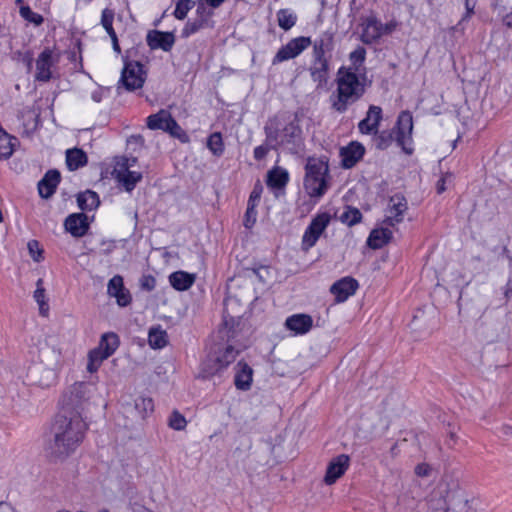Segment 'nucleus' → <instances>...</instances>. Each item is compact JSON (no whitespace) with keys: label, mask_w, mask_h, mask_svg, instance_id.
Here are the masks:
<instances>
[{"label":"nucleus","mask_w":512,"mask_h":512,"mask_svg":"<svg viewBox=\"0 0 512 512\" xmlns=\"http://www.w3.org/2000/svg\"><path fill=\"white\" fill-rule=\"evenodd\" d=\"M86 430L87 424L83 417L56 415L51 427L52 438L46 446V455L50 461H64L72 455L83 442Z\"/></svg>","instance_id":"nucleus-1"},{"label":"nucleus","mask_w":512,"mask_h":512,"mask_svg":"<svg viewBox=\"0 0 512 512\" xmlns=\"http://www.w3.org/2000/svg\"><path fill=\"white\" fill-rule=\"evenodd\" d=\"M266 141L272 149L280 148L290 154H298L304 147L302 129L296 119L286 120L279 116L269 118L264 126Z\"/></svg>","instance_id":"nucleus-2"},{"label":"nucleus","mask_w":512,"mask_h":512,"mask_svg":"<svg viewBox=\"0 0 512 512\" xmlns=\"http://www.w3.org/2000/svg\"><path fill=\"white\" fill-rule=\"evenodd\" d=\"M335 82L336 92L331 96V107L338 113H345L365 94L366 76L339 68Z\"/></svg>","instance_id":"nucleus-3"},{"label":"nucleus","mask_w":512,"mask_h":512,"mask_svg":"<svg viewBox=\"0 0 512 512\" xmlns=\"http://www.w3.org/2000/svg\"><path fill=\"white\" fill-rule=\"evenodd\" d=\"M413 117L409 111H402L395 127L392 130L377 131L374 135L375 147L379 150H386L395 140L403 152L410 155L413 153L412 144Z\"/></svg>","instance_id":"nucleus-4"},{"label":"nucleus","mask_w":512,"mask_h":512,"mask_svg":"<svg viewBox=\"0 0 512 512\" xmlns=\"http://www.w3.org/2000/svg\"><path fill=\"white\" fill-rule=\"evenodd\" d=\"M329 165L326 157H309L305 166L304 188L311 197H322L328 189Z\"/></svg>","instance_id":"nucleus-5"},{"label":"nucleus","mask_w":512,"mask_h":512,"mask_svg":"<svg viewBox=\"0 0 512 512\" xmlns=\"http://www.w3.org/2000/svg\"><path fill=\"white\" fill-rule=\"evenodd\" d=\"M88 386L83 382L74 383L63 394L60 400V411L57 415L67 417H83V412L88 405Z\"/></svg>","instance_id":"nucleus-6"},{"label":"nucleus","mask_w":512,"mask_h":512,"mask_svg":"<svg viewBox=\"0 0 512 512\" xmlns=\"http://www.w3.org/2000/svg\"><path fill=\"white\" fill-rule=\"evenodd\" d=\"M146 73L144 66L139 61L124 59V67L119 80L118 89L123 86L127 91H134L143 87Z\"/></svg>","instance_id":"nucleus-7"},{"label":"nucleus","mask_w":512,"mask_h":512,"mask_svg":"<svg viewBox=\"0 0 512 512\" xmlns=\"http://www.w3.org/2000/svg\"><path fill=\"white\" fill-rule=\"evenodd\" d=\"M330 221L331 215L328 212L318 213L312 218L302 237V248L304 250H308L316 244Z\"/></svg>","instance_id":"nucleus-8"},{"label":"nucleus","mask_w":512,"mask_h":512,"mask_svg":"<svg viewBox=\"0 0 512 512\" xmlns=\"http://www.w3.org/2000/svg\"><path fill=\"white\" fill-rule=\"evenodd\" d=\"M312 44L310 37L300 36L291 39L286 45H283L272 59V64L277 65L281 62L296 58Z\"/></svg>","instance_id":"nucleus-9"},{"label":"nucleus","mask_w":512,"mask_h":512,"mask_svg":"<svg viewBox=\"0 0 512 512\" xmlns=\"http://www.w3.org/2000/svg\"><path fill=\"white\" fill-rule=\"evenodd\" d=\"M237 355L238 350H236L232 345H228L215 358H208L203 363L202 371L205 374V376L214 375L215 373L226 368L229 364L234 362Z\"/></svg>","instance_id":"nucleus-10"},{"label":"nucleus","mask_w":512,"mask_h":512,"mask_svg":"<svg viewBox=\"0 0 512 512\" xmlns=\"http://www.w3.org/2000/svg\"><path fill=\"white\" fill-rule=\"evenodd\" d=\"M363 27L360 40L367 45L377 42L385 33H389L391 29L388 25L384 26L375 16L371 15L362 20Z\"/></svg>","instance_id":"nucleus-11"},{"label":"nucleus","mask_w":512,"mask_h":512,"mask_svg":"<svg viewBox=\"0 0 512 512\" xmlns=\"http://www.w3.org/2000/svg\"><path fill=\"white\" fill-rule=\"evenodd\" d=\"M364 154L365 147L360 142H350L347 146L340 148L341 166L345 169L353 168L363 158Z\"/></svg>","instance_id":"nucleus-12"},{"label":"nucleus","mask_w":512,"mask_h":512,"mask_svg":"<svg viewBox=\"0 0 512 512\" xmlns=\"http://www.w3.org/2000/svg\"><path fill=\"white\" fill-rule=\"evenodd\" d=\"M175 40L173 32L149 30L146 35V42L151 50L161 49L164 52H169L173 48Z\"/></svg>","instance_id":"nucleus-13"},{"label":"nucleus","mask_w":512,"mask_h":512,"mask_svg":"<svg viewBox=\"0 0 512 512\" xmlns=\"http://www.w3.org/2000/svg\"><path fill=\"white\" fill-rule=\"evenodd\" d=\"M358 287L359 284L355 278L346 276L333 283L330 292L335 296L336 302L341 303L354 295Z\"/></svg>","instance_id":"nucleus-14"},{"label":"nucleus","mask_w":512,"mask_h":512,"mask_svg":"<svg viewBox=\"0 0 512 512\" xmlns=\"http://www.w3.org/2000/svg\"><path fill=\"white\" fill-rule=\"evenodd\" d=\"M382 119V108L380 106L370 105L366 117L358 123L359 132L366 135L377 134Z\"/></svg>","instance_id":"nucleus-15"},{"label":"nucleus","mask_w":512,"mask_h":512,"mask_svg":"<svg viewBox=\"0 0 512 512\" xmlns=\"http://www.w3.org/2000/svg\"><path fill=\"white\" fill-rule=\"evenodd\" d=\"M56 62L57 59L54 58L53 51L45 48L36 60L35 80L48 82L52 77L51 68Z\"/></svg>","instance_id":"nucleus-16"},{"label":"nucleus","mask_w":512,"mask_h":512,"mask_svg":"<svg viewBox=\"0 0 512 512\" xmlns=\"http://www.w3.org/2000/svg\"><path fill=\"white\" fill-rule=\"evenodd\" d=\"M350 458L346 454H340L333 458L327 466L324 482L327 485L334 484L348 469Z\"/></svg>","instance_id":"nucleus-17"},{"label":"nucleus","mask_w":512,"mask_h":512,"mask_svg":"<svg viewBox=\"0 0 512 512\" xmlns=\"http://www.w3.org/2000/svg\"><path fill=\"white\" fill-rule=\"evenodd\" d=\"M40 361L51 370H55L62 365V351L52 343L46 342L39 349Z\"/></svg>","instance_id":"nucleus-18"},{"label":"nucleus","mask_w":512,"mask_h":512,"mask_svg":"<svg viewBox=\"0 0 512 512\" xmlns=\"http://www.w3.org/2000/svg\"><path fill=\"white\" fill-rule=\"evenodd\" d=\"M330 60L312 58L309 73L310 77L317 84V88H323L329 79Z\"/></svg>","instance_id":"nucleus-19"},{"label":"nucleus","mask_w":512,"mask_h":512,"mask_svg":"<svg viewBox=\"0 0 512 512\" xmlns=\"http://www.w3.org/2000/svg\"><path fill=\"white\" fill-rule=\"evenodd\" d=\"M311 45L313 46L312 58L330 60L334 49V36L330 32H324Z\"/></svg>","instance_id":"nucleus-20"},{"label":"nucleus","mask_w":512,"mask_h":512,"mask_svg":"<svg viewBox=\"0 0 512 512\" xmlns=\"http://www.w3.org/2000/svg\"><path fill=\"white\" fill-rule=\"evenodd\" d=\"M65 229L74 237H83L88 229V217L84 213H74L69 215L64 222Z\"/></svg>","instance_id":"nucleus-21"},{"label":"nucleus","mask_w":512,"mask_h":512,"mask_svg":"<svg viewBox=\"0 0 512 512\" xmlns=\"http://www.w3.org/2000/svg\"><path fill=\"white\" fill-rule=\"evenodd\" d=\"M61 180V174L56 169L48 170L44 177L38 182L39 195L44 198H50L56 191Z\"/></svg>","instance_id":"nucleus-22"},{"label":"nucleus","mask_w":512,"mask_h":512,"mask_svg":"<svg viewBox=\"0 0 512 512\" xmlns=\"http://www.w3.org/2000/svg\"><path fill=\"white\" fill-rule=\"evenodd\" d=\"M113 174L127 192L134 190L137 183L143 178L141 172L130 171L127 164H123L121 169H115Z\"/></svg>","instance_id":"nucleus-23"},{"label":"nucleus","mask_w":512,"mask_h":512,"mask_svg":"<svg viewBox=\"0 0 512 512\" xmlns=\"http://www.w3.org/2000/svg\"><path fill=\"white\" fill-rule=\"evenodd\" d=\"M285 325L296 334H305L312 328L313 319L308 314H294L286 319Z\"/></svg>","instance_id":"nucleus-24"},{"label":"nucleus","mask_w":512,"mask_h":512,"mask_svg":"<svg viewBox=\"0 0 512 512\" xmlns=\"http://www.w3.org/2000/svg\"><path fill=\"white\" fill-rule=\"evenodd\" d=\"M366 59V50L362 46H358L354 51L349 54L348 66H341L346 71L358 73L359 75L366 76V67L364 65Z\"/></svg>","instance_id":"nucleus-25"},{"label":"nucleus","mask_w":512,"mask_h":512,"mask_svg":"<svg viewBox=\"0 0 512 512\" xmlns=\"http://www.w3.org/2000/svg\"><path fill=\"white\" fill-rule=\"evenodd\" d=\"M392 236L393 233L390 230V226L385 225L380 228H375L370 232L367 245L372 249H380L390 242Z\"/></svg>","instance_id":"nucleus-26"},{"label":"nucleus","mask_w":512,"mask_h":512,"mask_svg":"<svg viewBox=\"0 0 512 512\" xmlns=\"http://www.w3.org/2000/svg\"><path fill=\"white\" fill-rule=\"evenodd\" d=\"M237 367L238 370L235 374L234 384L237 389L247 391L251 388L253 370L245 362H239Z\"/></svg>","instance_id":"nucleus-27"},{"label":"nucleus","mask_w":512,"mask_h":512,"mask_svg":"<svg viewBox=\"0 0 512 512\" xmlns=\"http://www.w3.org/2000/svg\"><path fill=\"white\" fill-rule=\"evenodd\" d=\"M196 275L185 271H176L169 276L171 286L177 291L188 290L195 282Z\"/></svg>","instance_id":"nucleus-28"},{"label":"nucleus","mask_w":512,"mask_h":512,"mask_svg":"<svg viewBox=\"0 0 512 512\" xmlns=\"http://www.w3.org/2000/svg\"><path fill=\"white\" fill-rule=\"evenodd\" d=\"M289 181V173L281 167H274L267 173V185L274 189L284 188Z\"/></svg>","instance_id":"nucleus-29"},{"label":"nucleus","mask_w":512,"mask_h":512,"mask_svg":"<svg viewBox=\"0 0 512 512\" xmlns=\"http://www.w3.org/2000/svg\"><path fill=\"white\" fill-rule=\"evenodd\" d=\"M78 207L83 211H92L100 204L99 196L92 190H86L77 196Z\"/></svg>","instance_id":"nucleus-30"},{"label":"nucleus","mask_w":512,"mask_h":512,"mask_svg":"<svg viewBox=\"0 0 512 512\" xmlns=\"http://www.w3.org/2000/svg\"><path fill=\"white\" fill-rule=\"evenodd\" d=\"M66 164L69 170H77L87 164V155L78 148L68 149L66 151Z\"/></svg>","instance_id":"nucleus-31"},{"label":"nucleus","mask_w":512,"mask_h":512,"mask_svg":"<svg viewBox=\"0 0 512 512\" xmlns=\"http://www.w3.org/2000/svg\"><path fill=\"white\" fill-rule=\"evenodd\" d=\"M172 115L167 110H160L147 118V127L151 130H163L166 132V126L169 125V119Z\"/></svg>","instance_id":"nucleus-32"},{"label":"nucleus","mask_w":512,"mask_h":512,"mask_svg":"<svg viewBox=\"0 0 512 512\" xmlns=\"http://www.w3.org/2000/svg\"><path fill=\"white\" fill-rule=\"evenodd\" d=\"M148 342L151 348L161 349L168 343V335L160 326L151 327L148 333Z\"/></svg>","instance_id":"nucleus-33"},{"label":"nucleus","mask_w":512,"mask_h":512,"mask_svg":"<svg viewBox=\"0 0 512 512\" xmlns=\"http://www.w3.org/2000/svg\"><path fill=\"white\" fill-rule=\"evenodd\" d=\"M110 356L105 353L102 348H94L88 353L87 371L90 373L96 372L101 366L102 362Z\"/></svg>","instance_id":"nucleus-34"},{"label":"nucleus","mask_w":512,"mask_h":512,"mask_svg":"<svg viewBox=\"0 0 512 512\" xmlns=\"http://www.w3.org/2000/svg\"><path fill=\"white\" fill-rule=\"evenodd\" d=\"M17 139L9 135L6 131H0V159H8L14 151Z\"/></svg>","instance_id":"nucleus-35"},{"label":"nucleus","mask_w":512,"mask_h":512,"mask_svg":"<svg viewBox=\"0 0 512 512\" xmlns=\"http://www.w3.org/2000/svg\"><path fill=\"white\" fill-rule=\"evenodd\" d=\"M119 337L116 333L108 332L104 333L99 342V348L111 356L119 346Z\"/></svg>","instance_id":"nucleus-36"},{"label":"nucleus","mask_w":512,"mask_h":512,"mask_svg":"<svg viewBox=\"0 0 512 512\" xmlns=\"http://www.w3.org/2000/svg\"><path fill=\"white\" fill-rule=\"evenodd\" d=\"M297 21V16L290 9H280L277 12V22L281 29L284 31L290 30Z\"/></svg>","instance_id":"nucleus-37"},{"label":"nucleus","mask_w":512,"mask_h":512,"mask_svg":"<svg viewBox=\"0 0 512 512\" xmlns=\"http://www.w3.org/2000/svg\"><path fill=\"white\" fill-rule=\"evenodd\" d=\"M362 213L358 208L346 206L345 211L340 215L339 219L342 223L352 227L362 221Z\"/></svg>","instance_id":"nucleus-38"},{"label":"nucleus","mask_w":512,"mask_h":512,"mask_svg":"<svg viewBox=\"0 0 512 512\" xmlns=\"http://www.w3.org/2000/svg\"><path fill=\"white\" fill-rule=\"evenodd\" d=\"M36 290L34 292V299L39 305V312L42 316H47L49 311L48 303L45 301V289L43 287V279H38L36 283Z\"/></svg>","instance_id":"nucleus-39"},{"label":"nucleus","mask_w":512,"mask_h":512,"mask_svg":"<svg viewBox=\"0 0 512 512\" xmlns=\"http://www.w3.org/2000/svg\"><path fill=\"white\" fill-rule=\"evenodd\" d=\"M207 147L215 156L219 157L224 153V143L220 132H214L208 137Z\"/></svg>","instance_id":"nucleus-40"},{"label":"nucleus","mask_w":512,"mask_h":512,"mask_svg":"<svg viewBox=\"0 0 512 512\" xmlns=\"http://www.w3.org/2000/svg\"><path fill=\"white\" fill-rule=\"evenodd\" d=\"M195 2L192 0H178L173 15L178 20L186 18L188 12L194 7Z\"/></svg>","instance_id":"nucleus-41"},{"label":"nucleus","mask_w":512,"mask_h":512,"mask_svg":"<svg viewBox=\"0 0 512 512\" xmlns=\"http://www.w3.org/2000/svg\"><path fill=\"white\" fill-rule=\"evenodd\" d=\"M390 208H392V212H398V216L405 215L408 210L407 200L403 195L395 194L390 198Z\"/></svg>","instance_id":"nucleus-42"},{"label":"nucleus","mask_w":512,"mask_h":512,"mask_svg":"<svg viewBox=\"0 0 512 512\" xmlns=\"http://www.w3.org/2000/svg\"><path fill=\"white\" fill-rule=\"evenodd\" d=\"M19 13L23 19L33 23L35 26H40L44 22L43 16L33 12L29 6H20Z\"/></svg>","instance_id":"nucleus-43"},{"label":"nucleus","mask_w":512,"mask_h":512,"mask_svg":"<svg viewBox=\"0 0 512 512\" xmlns=\"http://www.w3.org/2000/svg\"><path fill=\"white\" fill-rule=\"evenodd\" d=\"M207 24L206 18H198L194 21H188L183 30H182V37L187 38L190 35L196 33L201 28H203Z\"/></svg>","instance_id":"nucleus-44"},{"label":"nucleus","mask_w":512,"mask_h":512,"mask_svg":"<svg viewBox=\"0 0 512 512\" xmlns=\"http://www.w3.org/2000/svg\"><path fill=\"white\" fill-rule=\"evenodd\" d=\"M115 13L112 9L105 8L102 11L101 15V25L105 29V31L108 33L109 36L113 35V33H116L113 28V21H114Z\"/></svg>","instance_id":"nucleus-45"},{"label":"nucleus","mask_w":512,"mask_h":512,"mask_svg":"<svg viewBox=\"0 0 512 512\" xmlns=\"http://www.w3.org/2000/svg\"><path fill=\"white\" fill-rule=\"evenodd\" d=\"M166 132L171 136L180 139L182 142H186L188 140L187 134L173 117L169 119V125L166 126Z\"/></svg>","instance_id":"nucleus-46"},{"label":"nucleus","mask_w":512,"mask_h":512,"mask_svg":"<svg viewBox=\"0 0 512 512\" xmlns=\"http://www.w3.org/2000/svg\"><path fill=\"white\" fill-rule=\"evenodd\" d=\"M168 425L176 431H181L185 429L187 421L181 413L173 411L169 417Z\"/></svg>","instance_id":"nucleus-47"},{"label":"nucleus","mask_w":512,"mask_h":512,"mask_svg":"<svg viewBox=\"0 0 512 512\" xmlns=\"http://www.w3.org/2000/svg\"><path fill=\"white\" fill-rule=\"evenodd\" d=\"M124 288L123 278L120 275H115L108 282L107 292L113 297Z\"/></svg>","instance_id":"nucleus-48"},{"label":"nucleus","mask_w":512,"mask_h":512,"mask_svg":"<svg viewBox=\"0 0 512 512\" xmlns=\"http://www.w3.org/2000/svg\"><path fill=\"white\" fill-rule=\"evenodd\" d=\"M135 408L145 417L147 413L152 412L154 405L151 398H139L135 401Z\"/></svg>","instance_id":"nucleus-49"},{"label":"nucleus","mask_w":512,"mask_h":512,"mask_svg":"<svg viewBox=\"0 0 512 512\" xmlns=\"http://www.w3.org/2000/svg\"><path fill=\"white\" fill-rule=\"evenodd\" d=\"M398 212L393 211L392 208H388L387 214L385 219L383 220L382 224L390 227H394L396 224L401 223L404 219V215L401 214V216L397 215Z\"/></svg>","instance_id":"nucleus-50"},{"label":"nucleus","mask_w":512,"mask_h":512,"mask_svg":"<svg viewBox=\"0 0 512 512\" xmlns=\"http://www.w3.org/2000/svg\"><path fill=\"white\" fill-rule=\"evenodd\" d=\"M257 211L256 207L247 205V209L244 216V226L248 229L252 228L256 223Z\"/></svg>","instance_id":"nucleus-51"},{"label":"nucleus","mask_w":512,"mask_h":512,"mask_svg":"<svg viewBox=\"0 0 512 512\" xmlns=\"http://www.w3.org/2000/svg\"><path fill=\"white\" fill-rule=\"evenodd\" d=\"M262 192H263V186L258 181L254 185L253 190L250 193L247 205H252L254 207H257V205H258V203L260 201Z\"/></svg>","instance_id":"nucleus-52"},{"label":"nucleus","mask_w":512,"mask_h":512,"mask_svg":"<svg viewBox=\"0 0 512 512\" xmlns=\"http://www.w3.org/2000/svg\"><path fill=\"white\" fill-rule=\"evenodd\" d=\"M27 246L33 260L36 262H40L43 259V250L40 249L39 242L37 240H30Z\"/></svg>","instance_id":"nucleus-53"},{"label":"nucleus","mask_w":512,"mask_h":512,"mask_svg":"<svg viewBox=\"0 0 512 512\" xmlns=\"http://www.w3.org/2000/svg\"><path fill=\"white\" fill-rule=\"evenodd\" d=\"M270 150H273L272 146L270 143H268L265 140L264 144L259 145L254 148V151H253L254 159L257 161H261V160L265 159Z\"/></svg>","instance_id":"nucleus-54"},{"label":"nucleus","mask_w":512,"mask_h":512,"mask_svg":"<svg viewBox=\"0 0 512 512\" xmlns=\"http://www.w3.org/2000/svg\"><path fill=\"white\" fill-rule=\"evenodd\" d=\"M476 4L477 0H464L465 13L459 21V24L468 21L474 15Z\"/></svg>","instance_id":"nucleus-55"},{"label":"nucleus","mask_w":512,"mask_h":512,"mask_svg":"<svg viewBox=\"0 0 512 512\" xmlns=\"http://www.w3.org/2000/svg\"><path fill=\"white\" fill-rule=\"evenodd\" d=\"M140 286L143 290H146L148 292L154 290L156 286L155 277L150 274L143 275L140 279Z\"/></svg>","instance_id":"nucleus-56"},{"label":"nucleus","mask_w":512,"mask_h":512,"mask_svg":"<svg viewBox=\"0 0 512 512\" xmlns=\"http://www.w3.org/2000/svg\"><path fill=\"white\" fill-rule=\"evenodd\" d=\"M117 304L121 307H125L131 302V295L128 290L125 288L121 290V292L117 293L115 296Z\"/></svg>","instance_id":"nucleus-57"},{"label":"nucleus","mask_w":512,"mask_h":512,"mask_svg":"<svg viewBox=\"0 0 512 512\" xmlns=\"http://www.w3.org/2000/svg\"><path fill=\"white\" fill-rule=\"evenodd\" d=\"M431 466L427 463H420L415 467V474L418 477H428L431 473Z\"/></svg>","instance_id":"nucleus-58"},{"label":"nucleus","mask_w":512,"mask_h":512,"mask_svg":"<svg viewBox=\"0 0 512 512\" xmlns=\"http://www.w3.org/2000/svg\"><path fill=\"white\" fill-rule=\"evenodd\" d=\"M452 178V174L450 173H446L445 175H443L438 181H437V184H436V189H437V193L438 194H441L443 193L445 190H446V181L447 179H450Z\"/></svg>","instance_id":"nucleus-59"},{"label":"nucleus","mask_w":512,"mask_h":512,"mask_svg":"<svg viewBox=\"0 0 512 512\" xmlns=\"http://www.w3.org/2000/svg\"><path fill=\"white\" fill-rule=\"evenodd\" d=\"M196 12H197V15L199 16V18H206L207 20L212 15L211 12H208L206 14V8L201 3L198 5Z\"/></svg>","instance_id":"nucleus-60"},{"label":"nucleus","mask_w":512,"mask_h":512,"mask_svg":"<svg viewBox=\"0 0 512 512\" xmlns=\"http://www.w3.org/2000/svg\"><path fill=\"white\" fill-rule=\"evenodd\" d=\"M110 38H111V41H112L113 50L116 53L120 54L121 53V48H120V45H119V42H118L117 34L113 33V35H111Z\"/></svg>","instance_id":"nucleus-61"},{"label":"nucleus","mask_w":512,"mask_h":512,"mask_svg":"<svg viewBox=\"0 0 512 512\" xmlns=\"http://www.w3.org/2000/svg\"><path fill=\"white\" fill-rule=\"evenodd\" d=\"M500 433L505 437H512V426L502 425L500 428Z\"/></svg>","instance_id":"nucleus-62"},{"label":"nucleus","mask_w":512,"mask_h":512,"mask_svg":"<svg viewBox=\"0 0 512 512\" xmlns=\"http://www.w3.org/2000/svg\"><path fill=\"white\" fill-rule=\"evenodd\" d=\"M503 24L508 28H512V12L503 17Z\"/></svg>","instance_id":"nucleus-63"},{"label":"nucleus","mask_w":512,"mask_h":512,"mask_svg":"<svg viewBox=\"0 0 512 512\" xmlns=\"http://www.w3.org/2000/svg\"><path fill=\"white\" fill-rule=\"evenodd\" d=\"M0 512H15L14 509L7 503H0Z\"/></svg>","instance_id":"nucleus-64"}]
</instances>
